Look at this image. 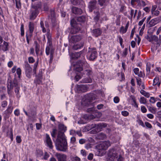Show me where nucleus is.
Segmentation results:
<instances>
[{
	"label": "nucleus",
	"instance_id": "4d7b16f0",
	"mask_svg": "<svg viewBox=\"0 0 161 161\" xmlns=\"http://www.w3.org/2000/svg\"><path fill=\"white\" fill-rule=\"evenodd\" d=\"M138 75L139 77H144L145 76V74H143L142 71H140L139 73H138Z\"/></svg>",
	"mask_w": 161,
	"mask_h": 161
},
{
	"label": "nucleus",
	"instance_id": "39448f33",
	"mask_svg": "<svg viewBox=\"0 0 161 161\" xmlns=\"http://www.w3.org/2000/svg\"><path fill=\"white\" fill-rule=\"evenodd\" d=\"M41 4L40 2L38 3L36 5L32 6V9L31 10V14L30 17L31 20H34L35 19L39 13L38 9L41 8Z\"/></svg>",
	"mask_w": 161,
	"mask_h": 161
},
{
	"label": "nucleus",
	"instance_id": "bb28decb",
	"mask_svg": "<svg viewBox=\"0 0 161 161\" xmlns=\"http://www.w3.org/2000/svg\"><path fill=\"white\" fill-rule=\"evenodd\" d=\"M29 30L30 33L31 34L32 33L34 29V24L32 22H30L29 24Z\"/></svg>",
	"mask_w": 161,
	"mask_h": 161
},
{
	"label": "nucleus",
	"instance_id": "aec40b11",
	"mask_svg": "<svg viewBox=\"0 0 161 161\" xmlns=\"http://www.w3.org/2000/svg\"><path fill=\"white\" fill-rule=\"evenodd\" d=\"M106 137L107 136L106 135L102 133H98L96 136V138L97 139L100 140L105 139H106Z\"/></svg>",
	"mask_w": 161,
	"mask_h": 161
},
{
	"label": "nucleus",
	"instance_id": "4be33fe9",
	"mask_svg": "<svg viewBox=\"0 0 161 161\" xmlns=\"http://www.w3.org/2000/svg\"><path fill=\"white\" fill-rule=\"evenodd\" d=\"M92 32L93 35L97 37L101 34L102 31L99 29L98 28L93 30L92 31Z\"/></svg>",
	"mask_w": 161,
	"mask_h": 161
},
{
	"label": "nucleus",
	"instance_id": "c03bdc74",
	"mask_svg": "<svg viewBox=\"0 0 161 161\" xmlns=\"http://www.w3.org/2000/svg\"><path fill=\"white\" fill-rule=\"evenodd\" d=\"M50 46H47V47L46 49V53L47 55H49L50 53Z\"/></svg>",
	"mask_w": 161,
	"mask_h": 161
},
{
	"label": "nucleus",
	"instance_id": "5fc2aeb1",
	"mask_svg": "<svg viewBox=\"0 0 161 161\" xmlns=\"http://www.w3.org/2000/svg\"><path fill=\"white\" fill-rule=\"evenodd\" d=\"M81 78V77L80 75H78L77 74L76 76L75 77V79L76 81H78Z\"/></svg>",
	"mask_w": 161,
	"mask_h": 161
},
{
	"label": "nucleus",
	"instance_id": "864d4df0",
	"mask_svg": "<svg viewBox=\"0 0 161 161\" xmlns=\"http://www.w3.org/2000/svg\"><path fill=\"white\" fill-rule=\"evenodd\" d=\"M47 37L48 38V43H49V46H50L51 47V45H52V42L51 41V40L50 39V36H49V34L47 33Z\"/></svg>",
	"mask_w": 161,
	"mask_h": 161
},
{
	"label": "nucleus",
	"instance_id": "4468645a",
	"mask_svg": "<svg viewBox=\"0 0 161 161\" xmlns=\"http://www.w3.org/2000/svg\"><path fill=\"white\" fill-rule=\"evenodd\" d=\"M55 156H56L58 161H66L67 156L66 155L59 153H56Z\"/></svg>",
	"mask_w": 161,
	"mask_h": 161
},
{
	"label": "nucleus",
	"instance_id": "e2e57ef3",
	"mask_svg": "<svg viewBox=\"0 0 161 161\" xmlns=\"http://www.w3.org/2000/svg\"><path fill=\"white\" fill-rule=\"evenodd\" d=\"M43 6L44 9L45 11H47L48 10V7L47 4L44 3Z\"/></svg>",
	"mask_w": 161,
	"mask_h": 161
},
{
	"label": "nucleus",
	"instance_id": "de8ad7c7",
	"mask_svg": "<svg viewBox=\"0 0 161 161\" xmlns=\"http://www.w3.org/2000/svg\"><path fill=\"white\" fill-rule=\"evenodd\" d=\"M28 59L29 62L30 63H32L35 62V60L32 57H29Z\"/></svg>",
	"mask_w": 161,
	"mask_h": 161
},
{
	"label": "nucleus",
	"instance_id": "680f3d73",
	"mask_svg": "<svg viewBox=\"0 0 161 161\" xmlns=\"http://www.w3.org/2000/svg\"><path fill=\"white\" fill-rule=\"evenodd\" d=\"M145 124L146 126L148 128H151L152 127L151 125L147 122H146Z\"/></svg>",
	"mask_w": 161,
	"mask_h": 161
},
{
	"label": "nucleus",
	"instance_id": "c85d7f7f",
	"mask_svg": "<svg viewBox=\"0 0 161 161\" xmlns=\"http://www.w3.org/2000/svg\"><path fill=\"white\" fill-rule=\"evenodd\" d=\"M8 45L7 42L4 41L3 42V45L2 46V49L4 51L8 50Z\"/></svg>",
	"mask_w": 161,
	"mask_h": 161
},
{
	"label": "nucleus",
	"instance_id": "f8f14e48",
	"mask_svg": "<svg viewBox=\"0 0 161 161\" xmlns=\"http://www.w3.org/2000/svg\"><path fill=\"white\" fill-rule=\"evenodd\" d=\"M97 1L93 0L90 1L88 4V8L89 12H92L93 10L97 8Z\"/></svg>",
	"mask_w": 161,
	"mask_h": 161
},
{
	"label": "nucleus",
	"instance_id": "72a5a7b5",
	"mask_svg": "<svg viewBox=\"0 0 161 161\" xmlns=\"http://www.w3.org/2000/svg\"><path fill=\"white\" fill-rule=\"evenodd\" d=\"M147 108L152 113L154 114L156 112V108H153L147 106Z\"/></svg>",
	"mask_w": 161,
	"mask_h": 161
},
{
	"label": "nucleus",
	"instance_id": "6e6d98bb",
	"mask_svg": "<svg viewBox=\"0 0 161 161\" xmlns=\"http://www.w3.org/2000/svg\"><path fill=\"white\" fill-rule=\"evenodd\" d=\"M119 99L118 97H115L114 99V101L115 103H117L119 102Z\"/></svg>",
	"mask_w": 161,
	"mask_h": 161
},
{
	"label": "nucleus",
	"instance_id": "f257e3e1",
	"mask_svg": "<svg viewBox=\"0 0 161 161\" xmlns=\"http://www.w3.org/2000/svg\"><path fill=\"white\" fill-rule=\"evenodd\" d=\"M94 99L93 96L92 94H88L85 95L82 98L81 101V104L83 106L88 107L92 105L93 102L92 101ZM88 112H92V114H86L84 115L83 118L86 120H91L95 119L96 117H97L98 113L97 110H95V108L93 107H92L90 108L87 109Z\"/></svg>",
	"mask_w": 161,
	"mask_h": 161
},
{
	"label": "nucleus",
	"instance_id": "cd10ccee",
	"mask_svg": "<svg viewBox=\"0 0 161 161\" xmlns=\"http://www.w3.org/2000/svg\"><path fill=\"white\" fill-rule=\"evenodd\" d=\"M85 70L84 71L83 73L86 75L88 77H89L90 75H91L92 74V70L89 69H85Z\"/></svg>",
	"mask_w": 161,
	"mask_h": 161
},
{
	"label": "nucleus",
	"instance_id": "79ce46f5",
	"mask_svg": "<svg viewBox=\"0 0 161 161\" xmlns=\"http://www.w3.org/2000/svg\"><path fill=\"white\" fill-rule=\"evenodd\" d=\"M21 30V36H23L24 35V25L23 24H22L21 25L20 27Z\"/></svg>",
	"mask_w": 161,
	"mask_h": 161
},
{
	"label": "nucleus",
	"instance_id": "f704fd0d",
	"mask_svg": "<svg viewBox=\"0 0 161 161\" xmlns=\"http://www.w3.org/2000/svg\"><path fill=\"white\" fill-rule=\"evenodd\" d=\"M19 87H17L15 88L14 90L16 94V95L18 98H19L20 97V96L19 95Z\"/></svg>",
	"mask_w": 161,
	"mask_h": 161
},
{
	"label": "nucleus",
	"instance_id": "09e8293b",
	"mask_svg": "<svg viewBox=\"0 0 161 161\" xmlns=\"http://www.w3.org/2000/svg\"><path fill=\"white\" fill-rule=\"evenodd\" d=\"M122 114L124 116H127L129 115V113L127 111H124L121 112Z\"/></svg>",
	"mask_w": 161,
	"mask_h": 161
},
{
	"label": "nucleus",
	"instance_id": "2f4dec72",
	"mask_svg": "<svg viewBox=\"0 0 161 161\" xmlns=\"http://www.w3.org/2000/svg\"><path fill=\"white\" fill-rule=\"evenodd\" d=\"M140 93L141 94L147 97H149L150 96V94L149 93L143 90H141Z\"/></svg>",
	"mask_w": 161,
	"mask_h": 161
},
{
	"label": "nucleus",
	"instance_id": "052dcab7",
	"mask_svg": "<svg viewBox=\"0 0 161 161\" xmlns=\"http://www.w3.org/2000/svg\"><path fill=\"white\" fill-rule=\"evenodd\" d=\"M16 142L18 143H20L21 142V140L20 136H17L16 138Z\"/></svg>",
	"mask_w": 161,
	"mask_h": 161
},
{
	"label": "nucleus",
	"instance_id": "20e7f679",
	"mask_svg": "<svg viewBox=\"0 0 161 161\" xmlns=\"http://www.w3.org/2000/svg\"><path fill=\"white\" fill-rule=\"evenodd\" d=\"M70 24L71 28L70 30V33L71 34H75L79 32L80 30V24L77 22L74 19H72L71 21Z\"/></svg>",
	"mask_w": 161,
	"mask_h": 161
},
{
	"label": "nucleus",
	"instance_id": "473e14b6",
	"mask_svg": "<svg viewBox=\"0 0 161 161\" xmlns=\"http://www.w3.org/2000/svg\"><path fill=\"white\" fill-rule=\"evenodd\" d=\"M137 2L138 3V5H141V1L140 0H131V4L133 6L134 5V3L135 2Z\"/></svg>",
	"mask_w": 161,
	"mask_h": 161
},
{
	"label": "nucleus",
	"instance_id": "58836bf2",
	"mask_svg": "<svg viewBox=\"0 0 161 161\" xmlns=\"http://www.w3.org/2000/svg\"><path fill=\"white\" fill-rule=\"evenodd\" d=\"M57 130L56 129H53V131L51 133V135L53 137H55L56 135L57 134Z\"/></svg>",
	"mask_w": 161,
	"mask_h": 161
},
{
	"label": "nucleus",
	"instance_id": "7c9ffc66",
	"mask_svg": "<svg viewBox=\"0 0 161 161\" xmlns=\"http://www.w3.org/2000/svg\"><path fill=\"white\" fill-rule=\"evenodd\" d=\"M146 71L147 74H149L150 72L151 64L150 63H147L146 64Z\"/></svg>",
	"mask_w": 161,
	"mask_h": 161
},
{
	"label": "nucleus",
	"instance_id": "ea45409f",
	"mask_svg": "<svg viewBox=\"0 0 161 161\" xmlns=\"http://www.w3.org/2000/svg\"><path fill=\"white\" fill-rule=\"evenodd\" d=\"M98 2L101 6H103L105 4L106 0H98Z\"/></svg>",
	"mask_w": 161,
	"mask_h": 161
},
{
	"label": "nucleus",
	"instance_id": "c756f323",
	"mask_svg": "<svg viewBox=\"0 0 161 161\" xmlns=\"http://www.w3.org/2000/svg\"><path fill=\"white\" fill-rule=\"evenodd\" d=\"M13 109V107L11 105H9L8 106V108L6 111L7 114H11L12 112Z\"/></svg>",
	"mask_w": 161,
	"mask_h": 161
},
{
	"label": "nucleus",
	"instance_id": "9d476101",
	"mask_svg": "<svg viewBox=\"0 0 161 161\" xmlns=\"http://www.w3.org/2000/svg\"><path fill=\"white\" fill-rule=\"evenodd\" d=\"M76 88V92L79 93L85 92L88 89L87 86L85 85H77Z\"/></svg>",
	"mask_w": 161,
	"mask_h": 161
},
{
	"label": "nucleus",
	"instance_id": "338daca9",
	"mask_svg": "<svg viewBox=\"0 0 161 161\" xmlns=\"http://www.w3.org/2000/svg\"><path fill=\"white\" fill-rule=\"evenodd\" d=\"M35 43H36V47L35 50H37V51H39L40 50V46L36 42Z\"/></svg>",
	"mask_w": 161,
	"mask_h": 161
},
{
	"label": "nucleus",
	"instance_id": "0e129e2a",
	"mask_svg": "<svg viewBox=\"0 0 161 161\" xmlns=\"http://www.w3.org/2000/svg\"><path fill=\"white\" fill-rule=\"evenodd\" d=\"M146 19V17H144L142 20L141 21H140L138 23V25L139 26L142 25L143 23V22L145 20V19Z\"/></svg>",
	"mask_w": 161,
	"mask_h": 161
},
{
	"label": "nucleus",
	"instance_id": "412c9836",
	"mask_svg": "<svg viewBox=\"0 0 161 161\" xmlns=\"http://www.w3.org/2000/svg\"><path fill=\"white\" fill-rule=\"evenodd\" d=\"M84 42H81L79 43L74 45L73 46V48L75 50H77L78 49L81 48L84 46Z\"/></svg>",
	"mask_w": 161,
	"mask_h": 161
},
{
	"label": "nucleus",
	"instance_id": "f03ea898",
	"mask_svg": "<svg viewBox=\"0 0 161 161\" xmlns=\"http://www.w3.org/2000/svg\"><path fill=\"white\" fill-rule=\"evenodd\" d=\"M55 144L57 150L62 152L66 151L68 149L67 143L64 132H58Z\"/></svg>",
	"mask_w": 161,
	"mask_h": 161
},
{
	"label": "nucleus",
	"instance_id": "603ef678",
	"mask_svg": "<svg viewBox=\"0 0 161 161\" xmlns=\"http://www.w3.org/2000/svg\"><path fill=\"white\" fill-rule=\"evenodd\" d=\"M159 13V12L158 10H156L152 12L153 15H155L156 16H158Z\"/></svg>",
	"mask_w": 161,
	"mask_h": 161
},
{
	"label": "nucleus",
	"instance_id": "dca6fc26",
	"mask_svg": "<svg viewBox=\"0 0 161 161\" xmlns=\"http://www.w3.org/2000/svg\"><path fill=\"white\" fill-rule=\"evenodd\" d=\"M46 142L50 148H53L52 142L49 135L47 134H46Z\"/></svg>",
	"mask_w": 161,
	"mask_h": 161
},
{
	"label": "nucleus",
	"instance_id": "13d9d810",
	"mask_svg": "<svg viewBox=\"0 0 161 161\" xmlns=\"http://www.w3.org/2000/svg\"><path fill=\"white\" fill-rule=\"evenodd\" d=\"M141 111L143 113H145L147 112V110L145 107L143 106L141 108Z\"/></svg>",
	"mask_w": 161,
	"mask_h": 161
},
{
	"label": "nucleus",
	"instance_id": "0eeeda50",
	"mask_svg": "<svg viewBox=\"0 0 161 161\" xmlns=\"http://www.w3.org/2000/svg\"><path fill=\"white\" fill-rule=\"evenodd\" d=\"M110 145V142L109 141H107L97 145L96 146V148L97 151L101 153L102 152L103 150H106Z\"/></svg>",
	"mask_w": 161,
	"mask_h": 161
},
{
	"label": "nucleus",
	"instance_id": "f3484780",
	"mask_svg": "<svg viewBox=\"0 0 161 161\" xmlns=\"http://www.w3.org/2000/svg\"><path fill=\"white\" fill-rule=\"evenodd\" d=\"M72 3L75 5H79V7H81L84 4L83 0H71Z\"/></svg>",
	"mask_w": 161,
	"mask_h": 161
},
{
	"label": "nucleus",
	"instance_id": "7ed1b4c3",
	"mask_svg": "<svg viewBox=\"0 0 161 161\" xmlns=\"http://www.w3.org/2000/svg\"><path fill=\"white\" fill-rule=\"evenodd\" d=\"M73 70L75 72H80L83 69L88 68L89 64L86 61L85 59L79 60L73 64Z\"/></svg>",
	"mask_w": 161,
	"mask_h": 161
},
{
	"label": "nucleus",
	"instance_id": "1a4fd4ad",
	"mask_svg": "<svg viewBox=\"0 0 161 161\" xmlns=\"http://www.w3.org/2000/svg\"><path fill=\"white\" fill-rule=\"evenodd\" d=\"M81 39V36L80 35H72L70 37H69V41L70 43H74L80 41Z\"/></svg>",
	"mask_w": 161,
	"mask_h": 161
},
{
	"label": "nucleus",
	"instance_id": "3c124183",
	"mask_svg": "<svg viewBox=\"0 0 161 161\" xmlns=\"http://www.w3.org/2000/svg\"><path fill=\"white\" fill-rule=\"evenodd\" d=\"M17 73L18 75V77L20 78V75L21 74V70L20 68H18L17 70Z\"/></svg>",
	"mask_w": 161,
	"mask_h": 161
},
{
	"label": "nucleus",
	"instance_id": "a18cd8bd",
	"mask_svg": "<svg viewBox=\"0 0 161 161\" xmlns=\"http://www.w3.org/2000/svg\"><path fill=\"white\" fill-rule=\"evenodd\" d=\"M158 81L159 78H155L153 80V86H155L157 85Z\"/></svg>",
	"mask_w": 161,
	"mask_h": 161
},
{
	"label": "nucleus",
	"instance_id": "6ab92c4d",
	"mask_svg": "<svg viewBox=\"0 0 161 161\" xmlns=\"http://www.w3.org/2000/svg\"><path fill=\"white\" fill-rule=\"evenodd\" d=\"M72 11L73 13L76 14H80L82 13L81 9L75 7H73Z\"/></svg>",
	"mask_w": 161,
	"mask_h": 161
},
{
	"label": "nucleus",
	"instance_id": "393cba45",
	"mask_svg": "<svg viewBox=\"0 0 161 161\" xmlns=\"http://www.w3.org/2000/svg\"><path fill=\"white\" fill-rule=\"evenodd\" d=\"M92 82V80L90 77L83 79L81 81V83H91Z\"/></svg>",
	"mask_w": 161,
	"mask_h": 161
},
{
	"label": "nucleus",
	"instance_id": "69168bd1",
	"mask_svg": "<svg viewBox=\"0 0 161 161\" xmlns=\"http://www.w3.org/2000/svg\"><path fill=\"white\" fill-rule=\"evenodd\" d=\"M1 105L3 108L5 107L7 105V102L6 101H3Z\"/></svg>",
	"mask_w": 161,
	"mask_h": 161
},
{
	"label": "nucleus",
	"instance_id": "774afa93",
	"mask_svg": "<svg viewBox=\"0 0 161 161\" xmlns=\"http://www.w3.org/2000/svg\"><path fill=\"white\" fill-rule=\"evenodd\" d=\"M161 43V36L159 35V38H158V42H157V45L158 46L160 45V43Z\"/></svg>",
	"mask_w": 161,
	"mask_h": 161
},
{
	"label": "nucleus",
	"instance_id": "ddd939ff",
	"mask_svg": "<svg viewBox=\"0 0 161 161\" xmlns=\"http://www.w3.org/2000/svg\"><path fill=\"white\" fill-rule=\"evenodd\" d=\"M107 126L106 124L104 123H100L97 124L95 125L94 127L95 128V129L96 132H98L100 131L102 129ZM94 127V126H93Z\"/></svg>",
	"mask_w": 161,
	"mask_h": 161
},
{
	"label": "nucleus",
	"instance_id": "a19ab883",
	"mask_svg": "<svg viewBox=\"0 0 161 161\" xmlns=\"http://www.w3.org/2000/svg\"><path fill=\"white\" fill-rule=\"evenodd\" d=\"M40 25L41 28L42 29V32L44 33L46 31L45 28L44 27V23L42 21H41L40 22Z\"/></svg>",
	"mask_w": 161,
	"mask_h": 161
},
{
	"label": "nucleus",
	"instance_id": "6e6552de",
	"mask_svg": "<svg viewBox=\"0 0 161 161\" xmlns=\"http://www.w3.org/2000/svg\"><path fill=\"white\" fill-rule=\"evenodd\" d=\"M87 56L91 60H94L97 58V53L94 48H89V50L87 53Z\"/></svg>",
	"mask_w": 161,
	"mask_h": 161
},
{
	"label": "nucleus",
	"instance_id": "8fccbe9b",
	"mask_svg": "<svg viewBox=\"0 0 161 161\" xmlns=\"http://www.w3.org/2000/svg\"><path fill=\"white\" fill-rule=\"evenodd\" d=\"M152 39L153 40L158 42V37L155 35H153L152 36Z\"/></svg>",
	"mask_w": 161,
	"mask_h": 161
},
{
	"label": "nucleus",
	"instance_id": "4c0bfd02",
	"mask_svg": "<svg viewBox=\"0 0 161 161\" xmlns=\"http://www.w3.org/2000/svg\"><path fill=\"white\" fill-rule=\"evenodd\" d=\"M146 99L144 97H141L140 99V102L141 103L143 104H146L147 103Z\"/></svg>",
	"mask_w": 161,
	"mask_h": 161
},
{
	"label": "nucleus",
	"instance_id": "c9c22d12",
	"mask_svg": "<svg viewBox=\"0 0 161 161\" xmlns=\"http://www.w3.org/2000/svg\"><path fill=\"white\" fill-rule=\"evenodd\" d=\"M58 128L61 130L65 131L66 127L63 124H60L58 125Z\"/></svg>",
	"mask_w": 161,
	"mask_h": 161
},
{
	"label": "nucleus",
	"instance_id": "b1692460",
	"mask_svg": "<svg viewBox=\"0 0 161 161\" xmlns=\"http://www.w3.org/2000/svg\"><path fill=\"white\" fill-rule=\"evenodd\" d=\"M159 20V19L158 18L152 19L149 22V24L150 26H153L156 24Z\"/></svg>",
	"mask_w": 161,
	"mask_h": 161
},
{
	"label": "nucleus",
	"instance_id": "37998d69",
	"mask_svg": "<svg viewBox=\"0 0 161 161\" xmlns=\"http://www.w3.org/2000/svg\"><path fill=\"white\" fill-rule=\"evenodd\" d=\"M36 154L37 156L41 157L43 155L42 151L40 150H36Z\"/></svg>",
	"mask_w": 161,
	"mask_h": 161
},
{
	"label": "nucleus",
	"instance_id": "2eb2a0df",
	"mask_svg": "<svg viewBox=\"0 0 161 161\" xmlns=\"http://www.w3.org/2000/svg\"><path fill=\"white\" fill-rule=\"evenodd\" d=\"M93 13L94 14L93 19L96 23H97L98 22L100 18V13L99 10H94Z\"/></svg>",
	"mask_w": 161,
	"mask_h": 161
},
{
	"label": "nucleus",
	"instance_id": "9b49d317",
	"mask_svg": "<svg viewBox=\"0 0 161 161\" xmlns=\"http://www.w3.org/2000/svg\"><path fill=\"white\" fill-rule=\"evenodd\" d=\"M8 84L7 85L8 90H10L11 89H12L14 87H18V82L16 79L15 78L13 81H12L11 80L9 79L8 80Z\"/></svg>",
	"mask_w": 161,
	"mask_h": 161
},
{
	"label": "nucleus",
	"instance_id": "e433bc0d",
	"mask_svg": "<svg viewBox=\"0 0 161 161\" xmlns=\"http://www.w3.org/2000/svg\"><path fill=\"white\" fill-rule=\"evenodd\" d=\"M72 161H80V158L77 156L72 157L71 158Z\"/></svg>",
	"mask_w": 161,
	"mask_h": 161
},
{
	"label": "nucleus",
	"instance_id": "49530a36",
	"mask_svg": "<svg viewBox=\"0 0 161 161\" xmlns=\"http://www.w3.org/2000/svg\"><path fill=\"white\" fill-rule=\"evenodd\" d=\"M49 155L47 152H45L44 153L43 159L45 160H47V158L49 157Z\"/></svg>",
	"mask_w": 161,
	"mask_h": 161
},
{
	"label": "nucleus",
	"instance_id": "a878e982",
	"mask_svg": "<svg viewBox=\"0 0 161 161\" xmlns=\"http://www.w3.org/2000/svg\"><path fill=\"white\" fill-rule=\"evenodd\" d=\"M86 16H82L77 18L76 21L79 22H84L86 20Z\"/></svg>",
	"mask_w": 161,
	"mask_h": 161
},
{
	"label": "nucleus",
	"instance_id": "a211bd4d",
	"mask_svg": "<svg viewBox=\"0 0 161 161\" xmlns=\"http://www.w3.org/2000/svg\"><path fill=\"white\" fill-rule=\"evenodd\" d=\"M81 53V51L79 52H75L72 53L70 55V58L72 59H76L80 57Z\"/></svg>",
	"mask_w": 161,
	"mask_h": 161
},
{
	"label": "nucleus",
	"instance_id": "5701e85b",
	"mask_svg": "<svg viewBox=\"0 0 161 161\" xmlns=\"http://www.w3.org/2000/svg\"><path fill=\"white\" fill-rule=\"evenodd\" d=\"M25 73L31 72L32 68L30 67V65L28 63L27 61L25 62Z\"/></svg>",
	"mask_w": 161,
	"mask_h": 161
},
{
	"label": "nucleus",
	"instance_id": "423d86ee",
	"mask_svg": "<svg viewBox=\"0 0 161 161\" xmlns=\"http://www.w3.org/2000/svg\"><path fill=\"white\" fill-rule=\"evenodd\" d=\"M108 158L110 161H114L119 156V153L115 149L112 148L110 149L108 153Z\"/></svg>",
	"mask_w": 161,
	"mask_h": 161
},
{
	"label": "nucleus",
	"instance_id": "bf43d9fd",
	"mask_svg": "<svg viewBox=\"0 0 161 161\" xmlns=\"http://www.w3.org/2000/svg\"><path fill=\"white\" fill-rule=\"evenodd\" d=\"M133 71L136 75H137L139 72V69L138 68H135L133 69Z\"/></svg>",
	"mask_w": 161,
	"mask_h": 161
}]
</instances>
